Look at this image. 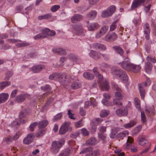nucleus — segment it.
<instances>
[{
  "label": "nucleus",
  "instance_id": "nucleus-1",
  "mask_svg": "<svg viewBox=\"0 0 156 156\" xmlns=\"http://www.w3.org/2000/svg\"><path fill=\"white\" fill-rule=\"evenodd\" d=\"M121 67L124 69L128 71H131L134 73H137L140 70L141 67L139 65H136L130 62L126 61L120 63Z\"/></svg>",
  "mask_w": 156,
  "mask_h": 156
},
{
  "label": "nucleus",
  "instance_id": "nucleus-2",
  "mask_svg": "<svg viewBox=\"0 0 156 156\" xmlns=\"http://www.w3.org/2000/svg\"><path fill=\"white\" fill-rule=\"evenodd\" d=\"M112 73L119 76L122 81L124 83H126L128 80L127 75L125 72L115 67L112 69Z\"/></svg>",
  "mask_w": 156,
  "mask_h": 156
},
{
  "label": "nucleus",
  "instance_id": "nucleus-3",
  "mask_svg": "<svg viewBox=\"0 0 156 156\" xmlns=\"http://www.w3.org/2000/svg\"><path fill=\"white\" fill-rule=\"evenodd\" d=\"M65 140L63 139L58 141L54 140L52 142L50 148L51 151L53 154L58 153L60 148L64 144Z\"/></svg>",
  "mask_w": 156,
  "mask_h": 156
},
{
  "label": "nucleus",
  "instance_id": "nucleus-4",
  "mask_svg": "<svg viewBox=\"0 0 156 156\" xmlns=\"http://www.w3.org/2000/svg\"><path fill=\"white\" fill-rule=\"evenodd\" d=\"M99 79V82L101 87L102 90H108L109 89V87L108 83L107 81L103 82V77L100 73L96 76Z\"/></svg>",
  "mask_w": 156,
  "mask_h": 156
},
{
  "label": "nucleus",
  "instance_id": "nucleus-5",
  "mask_svg": "<svg viewBox=\"0 0 156 156\" xmlns=\"http://www.w3.org/2000/svg\"><path fill=\"white\" fill-rule=\"evenodd\" d=\"M69 76H68L64 73H60L58 81L61 83L67 84V83L71 82L72 80V79H69Z\"/></svg>",
  "mask_w": 156,
  "mask_h": 156
},
{
  "label": "nucleus",
  "instance_id": "nucleus-6",
  "mask_svg": "<svg viewBox=\"0 0 156 156\" xmlns=\"http://www.w3.org/2000/svg\"><path fill=\"white\" fill-rule=\"evenodd\" d=\"M20 133L19 131L17 132L15 135L12 137L10 136H8L5 137L4 139V141L8 144H9L12 142L13 140L15 141L17 140L20 135Z\"/></svg>",
  "mask_w": 156,
  "mask_h": 156
},
{
  "label": "nucleus",
  "instance_id": "nucleus-7",
  "mask_svg": "<svg viewBox=\"0 0 156 156\" xmlns=\"http://www.w3.org/2000/svg\"><path fill=\"white\" fill-rule=\"evenodd\" d=\"M117 38V36L114 32L108 33L105 36L104 40L108 42L113 41Z\"/></svg>",
  "mask_w": 156,
  "mask_h": 156
},
{
  "label": "nucleus",
  "instance_id": "nucleus-8",
  "mask_svg": "<svg viewBox=\"0 0 156 156\" xmlns=\"http://www.w3.org/2000/svg\"><path fill=\"white\" fill-rule=\"evenodd\" d=\"M34 138V133H30L28 134L23 140V143L25 144H29L33 142Z\"/></svg>",
  "mask_w": 156,
  "mask_h": 156
},
{
  "label": "nucleus",
  "instance_id": "nucleus-9",
  "mask_svg": "<svg viewBox=\"0 0 156 156\" xmlns=\"http://www.w3.org/2000/svg\"><path fill=\"white\" fill-rule=\"evenodd\" d=\"M144 2L145 0H133L131 6V9L132 10L136 9L137 8L140 7Z\"/></svg>",
  "mask_w": 156,
  "mask_h": 156
},
{
  "label": "nucleus",
  "instance_id": "nucleus-10",
  "mask_svg": "<svg viewBox=\"0 0 156 156\" xmlns=\"http://www.w3.org/2000/svg\"><path fill=\"white\" fill-rule=\"evenodd\" d=\"M114 88L117 91L115 93V97L116 98L119 100H122L123 98V96L122 94V90L116 84L112 85Z\"/></svg>",
  "mask_w": 156,
  "mask_h": 156
},
{
  "label": "nucleus",
  "instance_id": "nucleus-11",
  "mask_svg": "<svg viewBox=\"0 0 156 156\" xmlns=\"http://www.w3.org/2000/svg\"><path fill=\"white\" fill-rule=\"evenodd\" d=\"M29 97L27 94H21L18 95L15 98V101L21 103L25 101L26 99Z\"/></svg>",
  "mask_w": 156,
  "mask_h": 156
},
{
  "label": "nucleus",
  "instance_id": "nucleus-12",
  "mask_svg": "<svg viewBox=\"0 0 156 156\" xmlns=\"http://www.w3.org/2000/svg\"><path fill=\"white\" fill-rule=\"evenodd\" d=\"M144 32L146 34L145 37L146 39L148 40L149 39V34L150 32V29L149 24L147 23L144 25Z\"/></svg>",
  "mask_w": 156,
  "mask_h": 156
},
{
  "label": "nucleus",
  "instance_id": "nucleus-13",
  "mask_svg": "<svg viewBox=\"0 0 156 156\" xmlns=\"http://www.w3.org/2000/svg\"><path fill=\"white\" fill-rule=\"evenodd\" d=\"M116 114L119 116H126L128 114V111L126 107L117 109L116 111Z\"/></svg>",
  "mask_w": 156,
  "mask_h": 156
},
{
  "label": "nucleus",
  "instance_id": "nucleus-14",
  "mask_svg": "<svg viewBox=\"0 0 156 156\" xmlns=\"http://www.w3.org/2000/svg\"><path fill=\"white\" fill-rule=\"evenodd\" d=\"M45 68L44 65H36L33 66L31 69V70L34 73H37L41 71L42 69Z\"/></svg>",
  "mask_w": 156,
  "mask_h": 156
},
{
  "label": "nucleus",
  "instance_id": "nucleus-15",
  "mask_svg": "<svg viewBox=\"0 0 156 156\" xmlns=\"http://www.w3.org/2000/svg\"><path fill=\"white\" fill-rule=\"evenodd\" d=\"M72 148L71 147L68 148L62 151L59 156H68L72 152Z\"/></svg>",
  "mask_w": 156,
  "mask_h": 156
},
{
  "label": "nucleus",
  "instance_id": "nucleus-16",
  "mask_svg": "<svg viewBox=\"0 0 156 156\" xmlns=\"http://www.w3.org/2000/svg\"><path fill=\"white\" fill-rule=\"evenodd\" d=\"M83 19L82 15L79 14H76L73 16L71 18L72 22L73 23H76L77 21H80Z\"/></svg>",
  "mask_w": 156,
  "mask_h": 156
},
{
  "label": "nucleus",
  "instance_id": "nucleus-17",
  "mask_svg": "<svg viewBox=\"0 0 156 156\" xmlns=\"http://www.w3.org/2000/svg\"><path fill=\"white\" fill-rule=\"evenodd\" d=\"M43 32V34L46 36L48 35L50 36H54L55 35V32L54 30H50L48 28H46L42 30Z\"/></svg>",
  "mask_w": 156,
  "mask_h": 156
},
{
  "label": "nucleus",
  "instance_id": "nucleus-18",
  "mask_svg": "<svg viewBox=\"0 0 156 156\" xmlns=\"http://www.w3.org/2000/svg\"><path fill=\"white\" fill-rule=\"evenodd\" d=\"M133 139L131 136H128L127 142L125 145H124V148L126 149H129L131 145L133 143Z\"/></svg>",
  "mask_w": 156,
  "mask_h": 156
},
{
  "label": "nucleus",
  "instance_id": "nucleus-19",
  "mask_svg": "<svg viewBox=\"0 0 156 156\" xmlns=\"http://www.w3.org/2000/svg\"><path fill=\"white\" fill-rule=\"evenodd\" d=\"M74 29L76 34H80L81 33H82L84 31V29L83 28L81 25H76L74 27Z\"/></svg>",
  "mask_w": 156,
  "mask_h": 156
},
{
  "label": "nucleus",
  "instance_id": "nucleus-20",
  "mask_svg": "<svg viewBox=\"0 0 156 156\" xmlns=\"http://www.w3.org/2000/svg\"><path fill=\"white\" fill-rule=\"evenodd\" d=\"M52 51L53 52L58 55H65L66 54L65 50L61 48H54L53 49Z\"/></svg>",
  "mask_w": 156,
  "mask_h": 156
},
{
  "label": "nucleus",
  "instance_id": "nucleus-21",
  "mask_svg": "<svg viewBox=\"0 0 156 156\" xmlns=\"http://www.w3.org/2000/svg\"><path fill=\"white\" fill-rule=\"evenodd\" d=\"M101 54L99 52L92 51L90 52V56L96 60L98 59L101 57Z\"/></svg>",
  "mask_w": 156,
  "mask_h": 156
},
{
  "label": "nucleus",
  "instance_id": "nucleus-22",
  "mask_svg": "<svg viewBox=\"0 0 156 156\" xmlns=\"http://www.w3.org/2000/svg\"><path fill=\"white\" fill-rule=\"evenodd\" d=\"M138 140L140 145L144 146V144H147V141L145 139V137L144 136H140L138 138Z\"/></svg>",
  "mask_w": 156,
  "mask_h": 156
},
{
  "label": "nucleus",
  "instance_id": "nucleus-23",
  "mask_svg": "<svg viewBox=\"0 0 156 156\" xmlns=\"http://www.w3.org/2000/svg\"><path fill=\"white\" fill-rule=\"evenodd\" d=\"M112 48L115 51L121 56H122L124 54V51L120 47L117 46L113 47Z\"/></svg>",
  "mask_w": 156,
  "mask_h": 156
},
{
  "label": "nucleus",
  "instance_id": "nucleus-24",
  "mask_svg": "<svg viewBox=\"0 0 156 156\" xmlns=\"http://www.w3.org/2000/svg\"><path fill=\"white\" fill-rule=\"evenodd\" d=\"M97 143L96 138L91 137L87 140L86 142V144L88 146L94 145Z\"/></svg>",
  "mask_w": 156,
  "mask_h": 156
},
{
  "label": "nucleus",
  "instance_id": "nucleus-25",
  "mask_svg": "<svg viewBox=\"0 0 156 156\" xmlns=\"http://www.w3.org/2000/svg\"><path fill=\"white\" fill-rule=\"evenodd\" d=\"M9 96L7 93H2L0 94V103L6 101L8 98Z\"/></svg>",
  "mask_w": 156,
  "mask_h": 156
},
{
  "label": "nucleus",
  "instance_id": "nucleus-26",
  "mask_svg": "<svg viewBox=\"0 0 156 156\" xmlns=\"http://www.w3.org/2000/svg\"><path fill=\"white\" fill-rule=\"evenodd\" d=\"M48 124V122L46 120H44L40 122L38 124V126L39 128L42 129L46 126Z\"/></svg>",
  "mask_w": 156,
  "mask_h": 156
},
{
  "label": "nucleus",
  "instance_id": "nucleus-27",
  "mask_svg": "<svg viewBox=\"0 0 156 156\" xmlns=\"http://www.w3.org/2000/svg\"><path fill=\"white\" fill-rule=\"evenodd\" d=\"M152 67V65L151 63L147 62L145 67L146 72L148 73H150L151 72Z\"/></svg>",
  "mask_w": 156,
  "mask_h": 156
},
{
  "label": "nucleus",
  "instance_id": "nucleus-28",
  "mask_svg": "<svg viewBox=\"0 0 156 156\" xmlns=\"http://www.w3.org/2000/svg\"><path fill=\"white\" fill-rule=\"evenodd\" d=\"M127 135H128V131H124L117 134L116 136L117 138L123 139L124 137Z\"/></svg>",
  "mask_w": 156,
  "mask_h": 156
},
{
  "label": "nucleus",
  "instance_id": "nucleus-29",
  "mask_svg": "<svg viewBox=\"0 0 156 156\" xmlns=\"http://www.w3.org/2000/svg\"><path fill=\"white\" fill-rule=\"evenodd\" d=\"M138 87L141 98L144 99L146 94V91L144 87H142L141 86Z\"/></svg>",
  "mask_w": 156,
  "mask_h": 156
},
{
  "label": "nucleus",
  "instance_id": "nucleus-30",
  "mask_svg": "<svg viewBox=\"0 0 156 156\" xmlns=\"http://www.w3.org/2000/svg\"><path fill=\"white\" fill-rule=\"evenodd\" d=\"M97 14V12L96 11H92L87 14V17L89 19H93L96 17Z\"/></svg>",
  "mask_w": 156,
  "mask_h": 156
},
{
  "label": "nucleus",
  "instance_id": "nucleus-31",
  "mask_svg": "<svg viewBox=\"0 0 156 156\" xmlns=\"http://www.w3.org/2000/svg\"><path fill=\"white\" fill-rule=\"evenodd\" d=\"M98 23H94L91 25L88 24L87 25V27L89 30L92 31L96 29H97V27H98Z\"/></svg>",
  "mask_w": 156,
  "mask_h": 156
},
{
  "label": "nucleus",
  "instance_id": "nucleus-32",
  "mask_svg": "<svg viewBox=\"0 0 156 156\" xmlns=\"http://www.w3.org/2000/svg\"><path fill=\"white\" fill-rule=\"evenodd\" d=\"M83 76L85 78L90 80L93 79L94 77V76L93 74L88 72L84 73L83 74Z\"/></svg>",
  "mask_w": 156,
  "mask_h": 156
},
{
  "label": "nucleus",
  "instance_id": "nucleus-33",
  "mask_svg": "<svg viewBox=\"0 0 156 156\" xmlns=\"http://www.w3.org/2000/svg\"><path fill=\"white\" fill-rule=\"evenodd\" d=\"M52 17L51 14H47L45 15L40 16L38 17V19L39 20H41L44 19H48Z\"/></svg>",
  "mask_w": 156,
  "mask_h": 156
},
{
  "label": "nucleus",
  "instance_id": "nucleus-34",
  "mask_svg": "<svg viewBox=\"0 0 156 156\" xmlns=\"http://www.w3.org/2000/svg\"><path fill=\"white\" fill-rule=\"evenodd\" d=\"M93 148L92 147H88L85 148H83L81 151L80 153L84 154L85 153H90L93 151Z\"/></svg>",
  "mask_w": 156,
  "mask_h": 156
},
{
  "label": "nucleus",
  "instance_id": "nucleus-35",
  "mask_svg": "<svg viewBox=\"0 0 156 156\" xmlns=\"http://www.w3.org/2000/svg\"><path fill=\"white\" fill-rule=\"evenodd\" d=\"M110 111L109 110L104 109L101 111L100 115L101 117H104L108 115Z\"/></svg>",
  "mask_w": 156,
  "mask_h": 156
},
{
  "label": "nucleus",
  "instance_id": "nucleus-36",
  "mask_svg": "<svg viewBox=\"0 0 156 156\" xmlns=\"http://www.w3.org/2000/svg\"><path fill=\"white\" fill-rule=\"evenodd\" d=\"M11 83L8 81H4L0 83V89L3 90L6 86L10 85Z\"/></svg>",
  "mask_w": 156,
  "mask_h": 156
},
{
  "label": "nucleus",
  "instance_id": "nucleus-37",
  "mask_svg": "<svg viewBox=\"0 0 156 156\" xmlns=\"http://www.w3.org/2000/svg\"><path fill=\"white\" fill-rule=\"evenodd\" d=\"M112 16L107 9L103 11L101 14V16L102 17H107Z\"/></svg>",
  "mask_w": 156,
  "mask_h": 156
},
{
  "label": "nucleus",
  "instance_id": "nucleus-38",
  "mask_svg": "<svg viewBox=\"0 0 156 156\" xmlns=\"http://www.w3.org/2000/svg\"><path fill=\"white\" fill-rule=\"evenodd\" d=\"M94 46L96 48H98L102 50H105L106 49V47L105 46L101 44L96 43L94 44Z\"/></svg>",
  "mask_w": 156,
  "mask_h": 156
},
{
  "label": "nucleus",
  "instance_id": "nucleus-39",
  "mask_svg": "<svg viewBox=\"0 0 156 156\" xmlns=\"http://www.w3.org/2000/svg\"><path fill=\"white\" fill-rule=\"evenodd\" d=\"M136 122L135 121L132 120L130 121V122L124 125V127L126 128H131L136 125Z\"/></svg>",
  "mask_w": 156,
  "mask_h": 156
},
{
  "label": "nucleus",
  "instance_id": "nucleus-40",
  "mask_svg": "<svg viewBox=\"0 0 156 156\" xmlns=\"http://www.w3.org/2000/svg\"><path fill=\"white\" fill-rule=\"evenodd\" d=\"M60 73H55L50 75L49 79L50 80H58Z\"/></svg>",
  "mask_w": 156,
  "mask_h": 156
},
{
  "label": "nucleus",
  "instance_id": "nucleus-41",
  "mask_svg": "<svg viewBox=\"0 0 156 156\" xmlns=\"http://www.w3.org/2000/svg\"><path fill=\"white\" fill-rule=\"evenodd\" d=\"M70 123L69 122H65L62 126H63L68 131L69 130V131L72 130V128L70 127Z\"/></svg>",
  "mask_w": 156,
  "mask_h": 156
},
{
  "label": "nucleus",
  "instance_id": "nucleus-42",
  "mask_svg": "<svg viewBox=\"0 0 156 156\" xmlns=\"http://www.w3.org/2000/svg\"><path fill=\"white\" fill-rule=\"evenodd\" d=\"M98 136L100 140H102L104 143L105 142V140L106 138V134L102 133H99Z\"/></svg>",
  "mask_w": 156,
  "mask_h": 156
},
{
  "label": "nucleus",
  "instance_id": "nucleus-43",
  "mask_svg": "<svg viewBox=\"0 0 156 156\" xmlns=\"http://www.w3.org/2000/svg\"><path fill=\"white\" fill-rule=\"evenodd\" d=\"M30 44L28 42H23L22 43H19L16 44V46L19 48L22 47H26L29 46Z\"/></svg>",
  "mask_w": 156,
  "mask_h": 156
},
{
  "label": "nucleus",
  "instance_id": "nucleus-44",
  "mask_svg": "<svg viewBox=\"0 0 156 156\" xmlns=\"http://www.w3.org/2000/svg\"><path fill=\"white\" fill-rule=\"evenodd\" d=\"M118 131L117 129H112L110 135V137L112 139L116 137V134L117 133Z\"/></svg>",
  "mask_w": 156,
  "mask_h": 156
},
{
  "label": "nucleus",
  "instance_id": "nucleus-45",
  "mask_svg": "<svg viewBox=\"0 0 156 156\" xmlns=\"http://www.w3.org/2000/svg\"><path fill=\"white\" fill-rule=\"evenodd\" d=\"M116 7L114 5H111L109 6L108 9L109 12L112 15L113 13L115 12L116 10Z\"/></svg>",
  "mask_w": 156,
  "mask_h": 156
},
{
  "label": "nucleus",
  "instance_id": "nucleus-46",
  "mask_svg": "<svg viewBox=\"0 0 156 156\" xmlns=\"http://www.w3.org/2000/svg\"><path fill=\"white\" fill-rule=\"evenodd\" d=\"M118 21V20H116L112 23L110 27V31H113L115 30L117 27L116 23Z\"/></svg>",
  "mask_w": 156,
  "mask_h": 156
},
{
  "label": "nucleus",
  "instance_id": "nucleus-47",
  "mask_svg": "<svg viewBox=\"0 0 156 156\" xmlns=\"http://www.w3.org/2000/svg\"><path fill=\"white\" fill-rule=\"evenodd\" d=\"M46 37V36L43 34V32L41 34H38L37 35L34 36V38L35 40H37L40 38H43Z\"/></svg>",
  "mask_w": 156,
  "mask_h": 156
},
{
  "label": "nucleus",
  "instance_id": "nucleus-48",
  "mask_svg": "<svg viewBox=\"0 0 156 156\" xmlns=\"http://www.w3.org/2000/svg\"><path fill=\"white\" fill-rule=\"evenodd\" d=\"M146 59L148 62H147L150 63V62H151L153 63L156 62V59L155 57L148 56L146 58Z\"/></svg>",
  "mask_w": 156,
  "mask_h": 156
},
{
  "label": "nucleus",
  "instance_id": "nucleus-49",
  "mask_svg": "<svg viewBox=\"0 0 156 156\" xmlns=\"http://www.w3.org/2000/svg\"><path fill=\"white\" fill-rule=\"evenodd\" d=\"M135 104L136 108L138 109L140 108V101L137 98L134 99Z\"/></svg>",
  "mask_w": 156,
  "mask_h": 156
},
{
  "label": "nucleus",
  "instance_id": "nucleus-50",
  "mask_svg": "<svg viewBox=\"0 0 156 156\" xmlns=\"http://www.w3.org/2000/svg\"><path fill=\"white\" fill-rule=\"evenodd\" d=\"M108 27L107 26H104L100 30V31L104 34H105L108 31Z\"/></svg>",
  "mask_w": 156,
  "mask_h": 156
},
{
  "label": "nucleus",
  "instance_id": "nucleus-51",
  "mask_svg": "<svg viewBox=\"0 0 156 156\" xmlns=\"http://www.w3.org/2000/svg\"><path fill=\"white\" fill-rule=\"evenodd\" d=\"M118 99L115 98L113 100V103L114 105H116L118 106H121L122 105V103L119 101Z\"/></svg>",
  "mask_w": 156,
  "mask_h": 156
},
{
  "label": "nucleus",
  "instance_id": "nucleus-52",
  "mask_svg": "<svg viewBox=\"0 0 156 156\" xmlns=\"http://www.w3.org/2000/svg\"><path fill=\"white\" fill-rule=\"evenodd\" d=\"M80 134V132L78 131L75 132H73L70 135V136L73 138H76Z\"/></svg>",
  "mask_w": 156,
  "mask_h": 156
},
{
  "label": "nucleus",
  "instance_id": "nucleus-53",
  "mask_svg": "<svg viewBox=\"0 0 156 156\" xmlns=\"http://www.w3.org/2000/svg\"><path fill=\"white\" fill-rule=\"evenodd\" d=\"M62 126L60 127L59 131V134L61 135L65 133L67 131L66 130L63 126Z\"/></svg>",
  "mask_w": 156,
  "mask_h": 156
},
{
  "label": "nucleus",
  "instance_id": "nucleus-54",
  "mask_svg": "<svg viewBox=\"0 0 156 156\" xmlns=\"http://www.w3.org/2000/svg\"><path fill=\"white\" fill-rule=\"evenodd\" d=\"M62 113L58 114L56 115L53 118V120L54 121H57L59 120L62 117Z\"/></svg>",
  "mask_w": 156,
  "mask_h": 156
},
{
  "label": "nucleus",
  "instance_id": "nucleus-55",
  "mask_svg": "<svg viewBox=\"0 0 156 156\" xmlns=\"http://www.w3.org/2000/svg\"><path fill=\"white\" fill-rule=\"evenodd\" d=\"M73 112V111L69 110L68 111V115H69V117L72 119H75V118H74L73 116L74 115V114L72 112Z\"/></svg>",
  "mask_w": 156,
  "mask_h": 156
},
{
  "label": "nucleus",
  "instance_id": "nucleus-56",
  "mask_svg": "<svg viewBox=\"0 0 156 156\" xmlns=\"http://www.w3.org/2000/svg\"><path fill=\"white\" fill-rule=\"evenodd\" d=\"M82 119H81L77 122H76L75 124V127L78 128L81 127L83 125V124L82 122Z\"/></svg>",
  "mask_w": 156,
  "mask_h": 156
},
{
  "label": "nucleus",
  "instance_id": "nucleus-57",
  "mask_svg": "<svg viewBox=\"0 0 156 156\" xmlns=\"http://www.w3.org/2000/svg\"><path fill=\"white\" fill-rule=\"evenodd\" d=\"M60 8V6L55 5L53 6L51 8V10L52 12H55Z\"/></svg>",
  "mask_w": 156,
  "mask_h": 156
},
{
  "label": "nucleus",
  "instance_id": "nucleus-58",
  "mask_svg": "<svg viewBox=\"0 0 156 156\" xmlns=\"http://www.w3.org/2000/svg\"><path fill=\"white\" fill-rule=\"evenodd\" d=\"M37 125H38V124L36 122H35L32 123L29 127L30 131L31 132L33 131H34V128H35Z\"/></svg>",
  "mask_w": 156,
  "mask_h": 156
},
{
  "label": "nucleus",
  "instance_id": "nucleus-59",
  "mask_svg": "<svg viewBox=\"0 0 156 156\" xmlns=\"http://www.w3.org/2000/svg\"><path fill=\"white\" fill-rule=\"evenodd\" d=\"M45 133V131L44 130H40L38 131L36 134V137H40L42 136Z\"/></svg>",
  "mask_w": 156,
  "mask_h": 156
},
{
  "label": "nucleus",
  "instance_id": "nucleus-60",
  "mask_svg": "<svg viewBox=\"0 0 156 156\" xmlns=\"http://www.w3.org/2000/svg\"><path fill=\"white\" fill-rule=\"evenodd\" d=\"M82 134L84 136H87L89 135L88 131L85 128H83L81 129Z\"/></svg>",
  "mask_w": 156,
  "mask_h": 156
},
{
  "label": "nucleus",
  "instance_id": "nucleus-61",
  "mask_svg": "<svg viewBox=\"0 0 156 156\" xmlns=\"http://www.w3.org/2000/svg\"><path fill=\"white\" fill-rule=\"evenodd\" d=\"M68 57L69 59L74 61H76L77 59V57L72 54H69L68 55Z\"/></svg>",
  "mask_w": 156,
  "mask_h": 156
},
{
  "label": "nucleus",
  "instance_id": "nucleus-62",
  "mask_svg": "<svg viewBox=\"0 0 156 156\" xmlns=\"http://www.w3.org/2000/svg\"><path fill=\"white\" fill-rule=\"evenodd\" d=\"M71 87L73 89H76L79 87V85L77 82H75L72 84Z\"/></svg>",
  "mask_w": 156,
  "mask_h": 156
},
{
  "label": "nucleus",
  "instance_id": "nucleus-63",
  "mask_svg": "<svg viewBox=\"0 0 156 156\" xmlns=\"http://www.w3.org/2000/svg\"><path fill=\"white\" fill-rule=\"evenodd\" d=\"M103 121V119L100 118H96L93 120V122L96 124L98 125Z\"/></svg>",
  "mask_w": 156,
  "mask_h": 156
},
{
  "label": "nucleus",
  "instance_id": "nucleus-64",
  "mask_svg": "<svg viewBox=\"0 0 156 156\" xmlns=\"http://www.w3.org/2000/svg\"><path fill=\"white\" fill-rule=\"evenodd\" d=\"M141 121L144 123H145L146 122V118L145 114L144 112H141Z\"/></svg>",
  "mask_w": 156,
  "mask_h": 156
}]
</instances>
